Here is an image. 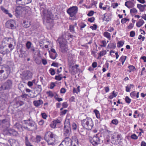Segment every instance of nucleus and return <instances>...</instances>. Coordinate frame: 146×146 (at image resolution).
Segmentation results:
<instances>
[{"mask_svg":"<svg viewBox=\"0 0 146 146\" xmlns=\"http://www.w3.org/2000/svg\"><path fill=\"white\" fill-rule=\"evenodd\" d=\"M82 125L83 127L86 129L90 130L94 125L92 119L90 117H87L81 121Z\"/></svg>","mask_w":146,"mask_h":146,"instance_id":"nucleus-1","label":"nucleus"},{"mask_svg":"<svg viewBox=\"0 0 146 146\" xmlns=\"http://www.w3.org/2000/svg\"><path fill=\"white\" fill-rule=\"evenodd\" d=\"M56 135L52 132H47L44 137V140L47 142L48 145H53L55 142V137Z\"/></svg>","mask_w":146,"mask_h":146,"instance_id":"nucleus-2","label":"nucleus"},{"mask_svg":"<svg viewBox=\"0 0 146 146\" xmlns=\"http://www.w3.org/2000/svg\"><path fill=\"white\" fill-rule=\"evenodd\" d=\"M78 11V8L77 6L71 7L66 10L67 13L70 16L69 19L73 21L76 19V15Z\"/></svg>","mask_w":146,"mask_h":146,"instance_id":"nucleus-3","label":"nucleus"},{"mask_svg":"<svg viewBox=\"0 0 146 146\" xmlns=\"http://www.w3.org/2000/svg\"><path fill=\"white\" fill-rule=\"evenodd\" d=\"M5 71L7 75L3 77L4 79H7L10 72V69L9 66L7 65H4L2 66H0V80H2V74Z\"/></svg>","mask_w":146,"mask_h":146,"instance_id":"nucleus-4","label":"nucleus"},{"mask_svg":"<svg viewBox=\"0 0 146 146\" xmlns=\"http://www.w3.org/2000/svg\"><path fill=\"white\" fill-rule=\"evenodd\" d=\"M58 40L60 45V48L61 49L62 52H67L68 49L66 40L64 38H59Z\"/></svg>","mask_w":146,"mask_h":146,"instance_id":"nucleus-5","label":"nucleus"},{"mask_svg":"<svg viewBox=\"0 0 146 146\" xmlns=\"http://www.w3.org/2000/svg\"><path fill=\"white\" fill-rule=\"evenodd\" d=\"M13 82L11 80H8L1 88L0 90H9L10 89L12 86Z\"/></svg>","mask_w":146,"mask_h":146,"instance_id":"nucleus-6","label":"nucleus"},{"mask_svg":"<svg viewBox=\"0 0 146 146\" xmlns=\"http://www.w3.org/2000/svg\"><path fill=\"white\" fill-rule=\"evenodd\" d=\"M101 141L100 137L97 134L94 136L93 138L90 140V142L94 146H96L100 144Z\"/></svg>","mask_w":146,"mask_h":146,"instance_id":"nucleus-7","label":"nucleus"},{"mask_svg":"<svg viewBox=\"0 0 146 146\" xmlns=\"http://www.w3.org/2000/svg\"><path fill=\"white\" fill-rule=\"evenodd\" d=\"M32 75V72L29 70L25 71L21 74L22 79L24 80H28L31 78Z\"/></svg>","mask_w":146,"mask_h":146,"instance_id":"nucleus-8","label":"nucleus"},{"mask_svg":"<svg viewBox=\"0 0 146 146\" xmlns=\"http://www.w3.org/2000/svg\"><path fill=\"white\" fill-rule=\"evenodd\" d=\"M15 25V21L13 20H8L5 24V26L7 28L13 29L16 28Z\"/></svg>","mask_w":146,"mask_h":146,"instance_id":"nucleus-9","label":"nucleus"},{"mask_svg":"<svg viewBox=\"0 0 146 146\" xmlns=\"http://www.w3.org/2000/svg\"><path fill=\"white\" fill-rule=\"evenodd\" d=\"M9 121L7 119H5L0 120V126L4 128L8 127L9 125Z\"/></svg>","mask_w":146,"mask_h":146,"instance_id":"nucleus-10","label":"nucleus"},{"mask_svg":"<svg viewBox=\"0 0 146 146\" xmlns=\"http://www.w3.org/2000/svg\"><path fill=\"white\" fill-rule=\"evenodd\" d=\"M73 141L70 138L69 136H66L62 142V143H64L66 144H68L69 143H70V145L68 146H77L75 143H74L73 144Z\"/></svg>","mask_w":146,"mask_h":146,"instance_id":"nucleus-11","label":"nucleus"},{"mask_svg":"<svg viewBox=\"0 0 146 146\" xmlns=\"http://www.w3.org/2000/svg\"><path fill=\"white\" fill-rule=\"evenodd\" d=\"M64 135L65 136H69L71 133L70 127H66L64 126Z\"/></svg>","mask_w":146,"mask_h":146,"instance_id":"nucleus-12","label":"nucleus"},{"mask_svg":"<svg viewBox=\"0 0 146 146\" xmlns=\"http://www.w3.org/2000/svg\"><path fill=\"white\" fill-rule=\"evenodd\" d=\"M24 104V103L23 101L19 100H17L14 101L13 105L14 108H18Z\"/></svg>","mask_w":146,"mask_h":146,"instance_id":"nucleus-13","label":"nucleus"},{"mask_svg":"<svg viewBox=\"0 0 146 146\" xmlns=\"http://www.w3.org/2000/svg\"><path fill=\"white\" fill-rule=\"evenodd\" d=\"M23 7L19 5V6H17L15 10V15L17 17L20 15L21 13Z\"/></svg>","mask_w":146,"mask_h":146,"instance_id":"nucleus-14","label":"nucleus"},{"mask_svg":"<svg viewBox=\"0 0 146 146\" xmlns=\"http://www.w3.org/2000/svg\"><path fill=\"white\" fill-rule=\"evenodd\" d=\"M44 17L47 20V22L49 23L50 20L52 19L53 18V15L50 12H47L46 15H45Z\"/></svg>","mask_w":146,"mask_h":146,"instance_id":"nucleus-15","label":"nucleus"},{"mask_svg":"<svg viewBox=\"0 0 146 146\" xmlns=\"http://www.w3.org/2000/svg\"><path fill=\"white\" fill-rule=\"evenodd\" d=\"M16 3L17 5H20L24 6L26 4H27L30 3V1H29L28 2L27 1H24L23 0H15Z\"/></svg>","mask_w":146,"mask_h":146,"instance_id":"nucleus-16","label":"nucleus"},{"mask_svg":"<svg viewBox=\"0 0 146 146\" xmlns=\"http://www.w3.org/2000/svg\"><path fill=\"white\" fill-rule=\"evenodd\" d=\"M10 52V51L8 48L4 50L3 46L0 47V53L3 55L7 54Z\"/></svg>","mask_w":146,"mask_h":146,"instance_id":"nucleus-17","label":"nucleus"},{"mask_svg":"<svg viewBox=\"0 0 146 146\" xmlns=\"http://www.w3.org/2000/svg\"><path fill=\"white\" fill-rule=\"evenodd\" d=\"M9 136H16L17 134V132L13 129H9Z\"/></svg>","mask_w":146,"mask_h":146,"instance_id":"nucleus-18","label":"nucleus"},{"mask_svg":"<svg viewBox=\"0 0 146 146\" xmlns=\"http://www.w3.org/2000/svg\"><path fill=\"white\" fill-rule=\"evenodd\" d=\"M43 103L42 101L41 100H39L37 101H34L33 104L36 107H38L42 104Z\"/></svg>","mask_w":146,"mask_h":146,"instance_id":"nucleus-19","label":"nucleus"},{"mask_svg":"<svg viewBox=\"0 0 146 146\" xmlns=\"http://www.w3.org/2000/svg\"><path fill=\"white\" fill-rule=\"evenodd\" d=\"M71 70L70 71L72 74H75L77 72V68H76L75 66H70Z\"/></svg>","mask_w":146,"mask_h":146,"instance_id":"nucleus-20","label":"nucleus"},{"mask_svg":"<svg viewBox=\"0 0 146 146\" xmlns=\"http://www.w3.org/2000/svg\"><path fill=\"white\" fill-rule=\"evenodd\" d=\"M104 17L103 18V20H105L106 21H109L111 20V17L110 15L106 13H105L104 15Z\"/></svg>","mask_w":146,"mask_h":146,"instance_id":"nucleus-21","label":"nucleus"},{"mask_svg":"<svg viewBox=\"0 0 146 146\" xmlns=\"http://www.w3.org/2000/svg\"><path fill=\"white\" fill-rule=\"evenodd\" d=\"M20 52L21 53L19 54V56L22 58H24L27 56V54L25 52L21 50H20Z\"/></svg>","mask_w":146,"mask_h":146,"instance_id":"nucleus-22","label":"nucleus"},{"mask_svg":"<svg viewBox=\"0 0 146 146\" xmlns=\"http://www.w3.org/2000/svg\"><path fill=\"white\" fill-rule=\"evenodd\" d=\"M117 92H115V91H113L110 95L108 97V98L110 99H112L114 97H115L117 95Z\"/></svg>","mask_w":146,"mask_h":146,"instance_id":"nucleus-23","label":"nucleus"},{"mask_svg":"<svg viewBox=\"0 0 146 146\" xmlns=\"http://www.w3.org/2000/svg\"><path fill=\"white\" fill-rule=\"evenodd\" d=\"M83 128H81L78 129V131H79L80 135H86L87 133L85 129V128H84V127Z\"/></svg>","mask_w":146,"mask_h":146,"instance_id":"nucleus-24","label":"nucleus"},{"mask_svg":"<svg viewBox=\"0 0 146 146\" xmlns=\"http://www.w3.org/2000/svg\"><path fill=\"white\" fill-rule=\"evenodd\" d=\"M116 47V43H111L108 44L107 47L109 49H114Z\"/></svg>","mask_w":146,"mask_h":146,"instance_id":"nucleus-25","label":"nucleus"},{"mask_svg":"<svg viewBox=\"0 0 146 146\" xmlns=\"http://www.w3.org/2000/svg\"><path fill=\"white\" fill-rule=\"evenodd\" d=\"M145 22L143 20L139 19V21L136 23V26L137 27H139L142 25Z\"/></svg>","mask_w":146,"mask_h":146,"instance_id":"nucleus-26","label":"nucleus"},{"mask_svg":"<svg viewBox=\"0 0 146 146\" xmlns=\"http://www.w3.org/2000/svg\"><path fill=\"white\" fill-rule=\"evenodd\" d=\"M15 127L20 131H23V127L19 123H17L15 124Z\"/></svg>","mask_w":146,"mask_h":146,"instance_id":"nucleus-27","label":"nucleus"},{"mask_svg":"<svg viewBox=\"0 0 146 146\" xmlns=\"http://www.w3.org/2000/svg\"><path fill=\"white\" fill-rule=\"evenodd\" d=\"M137 7L139 9L140 11L141 12H142L145 10L144 8L143 7L142 5L138 4L137 5Z\"/></svg>","mask_w":146,"mask_h":146,"instance_id":"nucleus-28","label":"nucleus"},{"mask_svg":"<svg viewBox=\"0 0 146 146\" xmlns=\"http://www.w3.org/2000/svg\"><path fill=\"white\" fill-rule=\"evenodd\" d=\"M64 126H66V127H70V124L69 119H66L65 120Z\"/></svg>","mask_w":146,"mask_h":146,"instance_id":"nucleus-29","label":"nucleus"},{"mask_svg":"<svg viewBox=\"0 0 146 146\" xmlns=\"http://www.w3.org/2000/svg\"><path fill=\"white\" fill-rule=\"evenodd\" d=\"M104 36L108 38L109 40H110L111 38V35L108 32H105L104 33Z\"/></svg>","mask_w":146,"mask_h":146,"instance_id":"nucleus-30","label":"nucleus"},{"mask_svg":"<svg viewBox=\"0 0 146 146\" xmlns=\"http://www.w3.org/2000/svg\"><path fill=\"white\" fill-rule=\"evenodd\" d=\"M128 68L129 69V72H131L132 71L133 72L135 71L136 70L135 67L133 65H129L128 66Z\"/></svg>","mask_w":146,"mask_h":146,"instance_id":"nucleus-31","label":"nucleus"},{"mask_svg":"<svg viewBox=\"0 0 146 146\" xmlns=\"http://www.w3.org/2000/svg\"><path fill=\"white\" fill-rule=\"evenodd\" d=\"M94 112L95 113V114L96 115V117L98 119L100 118V114L99 111L97 110H94Z\"/></svg>","mask_w":146,"mask_h":146,"instance_id":"nucleus-32","label":"nucleus"},{"mask_svg":"<svg viewBox=\"0 0 146 146\" xmlns=\"http://www.w3.org/2000/svg\"><path fill=\"white\" fill-rule=\"evenodd\" d=\"M69 30L70 32L73 33H75L74 26L70 25L69 26Z\"/></svg>","mask_w":146,"mask_h":146,"instance_id":"nucleus-33","label":"nucleus"},{"mask_svg":"<svg viewBox=\"0 0 146 146\" xmlns=\"http://www.w3.org/2000/svg\"><path fill=\"white\" fill-rule=\"evenodd\" d=\"M28 125L31 127H34L35 125L36 127V123L33 121H31L29 122Z\"/></svg>","mask_w":146,"mask_h":146,"instance_id":"nucleus-34","label":"nucleus"},{"mask_svg":"<svg viewBox=\"0 0 146 146\" xmlns=\"http://www.w3.org/2000/svg\"><path fill=\"white\" fill-rule=\"evenodd\" d=\"M137 11V10L135 8H133L130 10V13L132 15H133L132 14V13H135Z\"/></svg>","mask_w":146,"mask_h":146,"instance_id":"nucleus-35","label":"nucleus"},{"mask_svg":"<svg viewBox=\"0 0 146 146\" xmlns=\"http://www.w3.org/2000/svg\"><path fill=\"white\" fill-rule=\"evenodd\" d=\"M37 90L38 92V94H40L42 91V88L40 85H38L37 87Z\"/></svg>","mask_w":146,"mask_h":146,"instance_id":"nucleus-36","label":"nucleus"},{"mask_svg":"<svg viewBox=\"0 0 146 146\" xmlns=\"http://www.w3.org/2000/svg\"><path fill=\"white\" fill-rule=\"evenodd\" d=\"M106 50L101 51L98 54L99 57H101L106 54Z\"/></svg>","mask_w":146,"mask_h":146,"instance_id":"nucleus-37","label":"nucleus"},{"mask_svg":"<svg viewBox=\"0 0 146 146\" xmlns=\"http://www.w3.org/2000/svg\"><path fill=\"white\" fill-rule=\"evenodd\" d=\"M124 41L123 42L120 41H119L117 43V44H118L117 45V47L118 48H120L121 47H122L124 44Z\"/></svg>","mask_w":146,"mask_h":146,"instance_id":"nucleus-38","label":"nucleus"},{"mask_svg":"<svg viewBox=\"0 0 146 146\" xmlns=\"http://www.w3.org/2000/svg\"><path fill=\"white\" fill-rule=\"evenodd\" d=\"M48 52H49L50 57L53 59H55V58H54L55 56V54H54V53H52L50 52V50L48 51Z\"/></svg>","mask_w":146,"mask_h":146,"instance_id":"nucleus-39","label":"nucleus"},{"mask_svg":"<svg viewBox=\"0 0 146 146\" xmlns=\"http://www.w3.org/2000/svg\"><path fill=\"white\" fill-rule=\"evenodd\" d=\"M101 43L102 44L100 45L101 47H105L106 46L107 43L106 41L105 40H103L101 41Z\"/></svg>","mask_w":146,"mask_h":146,"instance_id":"nucleus-40","label":"nucleus"},{"mask_svg":"<svg viewBox=\"0 0 146 146\" xmlns=\"http://www.w3.org/2000/svg\"><path fill=\"white\" fill-rule=\"evenodd\" d=\"M1 10L3 11L4 13H5L6 14H7L8 13V11L7 10L5 9L2 6H1Z\"/></svg>","mask_w":146,"mask_h":146,"instance_id":"nucleus-41","label":"nucleus"},{"mask_svg":"<svg viewBox=\"0 0 146 146\" xmlns=\"http://www.w3.org/2000/svg\"><path fill=\"white\" fill-rule=\"evenodd\" d=\"M72 140H74L75 142V143H75V144L77 146H78V141L77 138L75 136H74V137H72Z\"/></svg>","mask_w":146,"mask_h":146,"instance_id":"nucleus-42","label":"nucleus"},{"mask_svg":"<svg viewBox=\"0 0 146 146\" xmlns=\"http://www.w3.org/2000/svg\"><path fill=\"white\" fill-rule=\"evenodd\" d=\"M49 71L50 72V74L52 75H53L55 74V70L54 69L51 68L49 69Z\"/></svg>","mask_w":146,"mask_h":146,"instance_id":"nucleus-43","label":"nucleus"},{"mask_svg":"<svg viewBox=\"0 0 146 146\" xmlns=\"http://www.w3.org/2000/svg\"><path fill=\"white\" fill-rule=\"evenodd\" d=\"M125 101L127 103L129 104L131 101V99L128 96H126L125 98Z\"/></svg>","mask_w":146,"mask_h":146,"instance_id":"nucleus-44","label":"nucleus"},{"mask_svg":"<svg viewBox=\"0 0 146 146\" xmlns=\"http://www.w3.org/2000/svg\"><path fill=\"white\" fill-rule=\"evenodd\" d=\"M50 51H51L52 53L53 52L54 54H55V56L54 58H56L58 56V54L56 52L54 48H52L51 49Z\"/></svg>","mask_w":146,"mask_h":146,"instance_id":"nucleus-45","label":"nucleus"},{"mask_svg":"<svg viewBox=\"0 0 146 146\" xmlns=\"http://www.w3.org/2000/svg\"><path fill=\"white\" fill-rule=\"evenodd\" d=\"M126 56H122L119 59V61L121 62L125 61L126 59Z\"/></svg>","mask_w":146,"mask_h":146,"instance_id":"nucleus-46","label":"nucleus"},{"mask_svg":"<svg viewBox=\"0 0 146 146\" xmlns=\"http://www.w3.org/2000/svg\"><path fill=\"white\" fill-rule=\"evenodd\" d=\"M31 43L30 41H28L26 43V47L27 49H29L31 47Z\"/></svg>","mask_w":146,"mask_h":146,"instance_id":"nucleus-47","label":"nucleus"},{"mask_svg":"<svg viewBox=\"0 0 146 146\" xmlns=\"http://www.w3.org/2000/svg\"><path fill=\"white\" fill-rule=\"evenodd\" d=\"M46 94L47 95H48L49 96H50L51 97H53L54 96L52 92L51 91L47 92Z\"/></svg>","mask_w":146,"mask_h":146,"instance_id":"nucleus-48","label":"nucleus"},{"mask_svg":"<svg viewBox=\"0 0 146 146\" xmlns=\"http://www.w3.org/2000/svg\"><path fill=\"white\" fill-rule=\"evenodd\" d=\"M129 19H126V18H124L123 19H122L121 21V23L123 24L125 23L127 21H129Z\"/></svg>","mask_w":146,"mask_h":146,"instance_id":"nucleus-49","label":"nucleus"},{"mask_svg":"<svg viewBox=\"0 0 146 146\" xmlns=\"http://www.w3.org/2000/svg\"><path fill=\"white\" fill-rule=\"evenodd\" d=\"M111 123L113 124L117 125L118 123V121L117 119H113L112 120Z\"/></svg>","mask_w":146,"mask_h":146,"instance_id":"nucleus-50","label":"nucleus"},{"mask_svg":"<svg viewBox=\"0 0 146 146\" xmlns=\"http://www.w3.org/2000/svg\"><path fill=\"white\" fill-rule=\"evenodd\" d=\"M56 124L54 122V121H52V123L50 124V126L51 128H55L56 126Z\"/></svg>","mask_w":146,"mask_h":146,"instance_id":"nucleus-51","label":"nucleus"},{"mask_svg":"<svg viewBox=\"0 0 146 146\" xmlns=\"http://www.w3.org/2000/svg\"><path fill=\"white\" fill-rule=\"evenodd\" d=\"M86 26V25L84 24V23H82L80 25V27L81 30H82V29L84 28Z\"/></svg>","mask_w":146,"mask_h":146,"instance_id":"nucleus-52","label":"nucleus"},{"mask_svg":"<svg viewBox=\"0 0 146 146\" xmlns=\"http://www.w3.org/2000/svg\"><path fill=\"white\" fill-rule=\"evenodd\" d=\"M9 133L8 130H4L3 132V134L4 135H9Z\"/></svg>","mask_w":146,"mask_h":146,"instance_id":"nucleus-53","label":"nucleus"},{"mask_svg":"<svg viewBox=\"0 0 146 146\" xmlns=\"http://www.w3.org/2000/svg\"><path fill=\"white\" fill-rule=\"evenodd\" d=\"M131 139H138V137L135 134H134L131 136Z\"/></svg>","mask_w":146,"mask_h":146,"instance_id":"nucleus-54","label":"nucleus"},{"mask_svg":"<svg viewBox=\"0 0 146 146\" xmlns=\"http://www.w3.org/2000/svg\"><path fill=\"white\" fill-rule=\"evenodd\" d=\"M9 48H10V52L13 49L14 47L12 44H8Z\"/></svg>","mask_w":146,"mask_h":146,"instance_id":"nucleus-55","label":"nucleus"},{"mask_svg":"<svg viewBox=\"0 0 146 146\" xmlns=\"http://www.w3.org/2000/svg\"><path fill=\"white\" fill-rule=\"evenodd\" d=\"M62 77L61 76H60L59 75L56 76L55 77V79L56 80H58V81L61 80L62 79Z\"/></svg>","mask_w":146,"mask_h":146,"instance_id":"nucleus-56","label":"nucleus"},{"mask_svg":"<svg viewBox=\"0 0 146 146\" xmlns=\"http://www.w3.org/2000/svg\"><path fill=\"white\" fill-rule=\"evenodd\" d=\"M97 26L96 24H94L93 26H91L90 28L91 29L93 30H96L97 29Z\"/></svg>","mask_w":146,"mask_h":146,"instance_id":"nucleus-57","label":"nucleus"},{"mask_svg":"<svg viewBox=\"0 0 146 146\" xmlns=\"http://www.w3.org/2000/svg\"><path fill=\"white\" fill-rule=\"evenodd\" d=\"M135 35V33L134 31H131L130 33V36L133 37Z\"/></svg>","mask_w":146,"mask_h":146,"instance_id":"nucleus-58","label":"nucleus"},{"mask_svg":"<svg viewBox=\"0 0 146 146\" xmlns=\"http://www.w3.org/2000/svg\"><path fill=\"white\" fill-rule=\"evenodd\" d=\"M68 106V105L67 102H64L62 104V106L64 108H67Z\"/></svg>","mask_w":146,"mask_h":146,"instance_id":"nucleus-59","label":"nucleus"},{"mask_svg":"<svg viewBox=\"0 0 146 146\" xmlns=\"http://www.w3.org/2000/svg\"><path fill=\"white\" fill-rule=\"evenodd\" d=\"M94 11H90L87 14V15L88 16H92L94 14Z\"/></svg>","mask_w":146,"mask_h":146,"instance_id":"nucleus-60","label":"nucleus"},{"mask_svg":"<svg viewBox=\"0 0 146 146\" xmlns=\"http://www.w3.org/2000/svg\"><path fill=\"white\" fill-rule=\"evenodd\" d=\"M95 20V18L94 17H92L91 18H89L88 19V21L91 23L93 22Z\"/></svg>","mask_w":146,"mask_h":146,"instance_id":"nucleus-61","label":"nucleus"},{"mask_svg":"<svg viewBox=\"0 0 146 146\" xmlns=\"http://www.w3.org/2000/svg\"><path fill=\"white\" fill-rule=\"evenodd\" d=\"M131 96L133 98L136 96V93H135V91H133L131 92L130 94Z\"/></svg>","mask_w":146,"mask_h":146,"instance_id":"nucleus-62","label":"nucleus"},{"mask_svg":"<svg viewBox=\"0 0 146 146\" xmlns=\"http://www.w3.org/2000/svg\"><path fill=\"white\" fill-rule=\"evenodd\" d=\"M66 92V90L65 88H62L60 90V93L64 94Z\"/></svg>","mask_w":146,"mask_h":146,"instance_id":"nucleus-63","label":"nucleus"},{"mask_svg":"<svg viewBox=\"0 0 146 146\" xmlns=\"http://www.w3.org/2000/svg\"><path fill=\"white\" fill-rule=\"evenodd\" d=\"M55 86V85L54 83L52 82H51L50 84V88L51 89H52Z\"/></svg>","mask_w":146,"mask_h":146,"instance_id":"nucleus-64","label":"nucleus"}]
</instances>
